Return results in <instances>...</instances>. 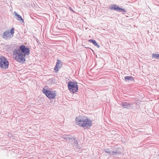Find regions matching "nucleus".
Segmentation results:
<instances>
[{
	"instance_id": "2",
	"label": "nucleus",
	"mask_w": 159,
	"mask_h": 159,
	"mask_svg": "<svg viewBox=\"0 0 159 159\" xmlns=\"http://www.w3.org/2000/svg\"><path fill=\"white\" fill-rule=\"evenodd\" d=\"M13 58L17 61L24 63L25 61V56L22 53L19 49H15L13 52Z\"/></svg>"
},
{
	"instance_id": "6",
	"label": "nucleus",
	"mask_w": 159,
	"mask_h": 159,
	"mask_svg": "<svg viewBox=\"0 0 159 159\" xmlns=\"http://www.w3.org/2000/svg\"><path fill=\"white\" fill-rule=\"evenodd\" d=\"M14 33V29L12 28L10 32L9 30L6 31L3 33V37L6 39H9L13 37Z\"/></svg>"
},
{
	"instance_id": "15",
	"label": "nucleus",
	"mask_w": 159,
	"mask_h": 159,
	"mask_svg": "<svg viewBox=\"0 0 159 159\" xmlns=\"http://www.w3.org/2000/svg\"><path fill=\"white\" fill-rule=\"evenodd\" d=\"M70 10H73L70 7Z\"/></svg>"
},
{
	"instance_id": "4",
	"label": "nucleus",
	"mask_w": 159,
	"mask_h": 159,
	"mask_svg": "<svg viewBox=\"0 0 159 159\" xmlns=\"http://www.w3.org/2000/svg\"><path fill=\"white\" fill-rule=\"evenodd\" d=\"M68 87L70 92L74 93L78 90V85L76 82L71 81L68 84Z\"/></svg>"
},
{
	"instance_id": "10",
	"label": "nucleus",
	"mask_w": 159,
	"mask_h": 159,
	"mask_svg": "<svg viewBox=\"0 0 159 159\" xmlns=\"http://www.w3.org/2000/svg\"><path fill=\"white\" fill-rule=\"evenodd\" d=\"M15 15L17 17V19L18 20H22L23 22L24 21L23 20L20 16L18 15L16 12H15Z\"/></svg>"
},
{
	"instance_id": "12",
	"label": "nucleus",
	"mask_w": 159,
	"mask_h": 159,
	"mask_svg": "<svg viewBox=\"0 0 159 159\" xmlns=\"http://www.w3.org/2000/svg\"><path fill=\"white\" fill-rule=\"evenodd\" d=\"M125 79L126 81L129 80H134L133 77L132 76H126L125 77Z\"/></svg>"
},
{
	"instance_id": "1",
	"label": "nucleus",
	"mask_w": 159,
	"mask_h": 159,
	"mask_svg": "<svg viewBox=\"0 0 159 159\" xmlns=\"http://www.w3.org/2000/svg\"><path fill=\"white\" fill-rule=\"evenodd\" d=\"M75 122L79 126L82 127L85 129L89 128L92 124L91 121L85 117H77L76 118Z\"/></svg>"
},
{
	"instance_id": "14",
	"label": "nucleus",
	"mask_w": 159,
	"mask_h": 159,
	"mask_svg": "<svg viewBox=\"0 0 159 159\" xmlns=\"http://www.w3.org/2000/svg\"><path fill=\"white\" fill-rule=\"evenodd\" d=\"M127 103H125L123 105V106L125 108H127V107H126V106L127 105Z\"/></svg>"
},
{
	"instance_id": "9",
	"label": "nucleus",
	"mask_w": 159,
	"mask_h": 159,
	"mask_svg": "<svg viewBox=\"0 0 159 159\" xmlns=\"http://www.w3.org/2000/svg\"><path fill=\"white\" fill-rule=\"evenodd\" d=\"M110 9L111 10H124L118 7L116 5H111L110 7Z\"/></svg>"
},
{
	"instance_id": "13",
	"label": "nucleus",
	"mask_w": 159,
	"mask_h": 159,
	"mask_svg": "<svg viewBox=\"0 0 159 159\" xmlns=\"http://www.w3.org/2000/svg\"><path fill=\"white\" fill-rule=\"evenodd\" d=\"M152 58H159V54L153 53L152 55Z\"/></svg>"
},
{
	"instance_id": "3",
	"label": "nucleus",
	"mask_w": 159,
	"mask_h": 159,
	"mask_svg": "<svg viewBox=\"0 0 159 159\" xmlns=\"http://www.w3.org/2000/svg\"><path fill=\"white\" fill-rule=\"evenodd\" d=\"M42 92L50 99L55 98L57 96V93L56 91L50 89H47L44 87L43 89Z\"/></svg>"
},
{
	"instance_id": "11",
	"label": "nucleus",
	"mask_w": 159,
	"mask_h": 159,
	"mask_svg": "<svg viewBox=\"0 0 159 159\" xmlns=\"http://www.w3.org/2000/svg\"><path fill=\"white\" fill-rule=\"evenodd\" d=\"M89 42L92 43L95 46H96L98 48L99 45L95 40H93L91 39L89 40Z\"/></svg>"
},
{
	"instance_id": "8",
	"label": "nucleus",
	"mask_w": 159,
	"mask_h": 159,
	"mask_svg": "<svg viewBox=\"0 0 159 159\" xmlns=\"http://www.w3.org/2000/svg\"><path fill=\"white\" fill-rule=\"evenodd\" d=\"M62 66V62L59 59H57L56 65L54 68L55 72H57L61 68Z\"/></svg>"
},
{
	"instance_id": "7",
	"label": "nucleus",
	"mask_w": 159,
	"mask_h": 159,
	"mask_svg": "<svg viewBox=\"0 0 159 159\" xmlns=\"http://www.w3.org/2000/svg\"><path fill=\"white\" fill-rule=\"evenodd\" d=\"M20 51L25 56L26 55H29L30 53L29 48H27L24 45L20 46L19 48Z\"/></svg>"
},
{
	"instance_id": "5",
	"label": "nucleus",
	"mask_w": 159,
	"mask_h": 159,
	"mask_svg": "<svg viewBox=\"0 0 159 159\" xmlns=\"http://www.w3.org/2000/svg\"><path fill=\"white\" fill-rule=\"evenodd\" d=\"M9 62L4 57H0V67L3 69L8 68L9 66Z\"/></svg>"
}]
</instances>
